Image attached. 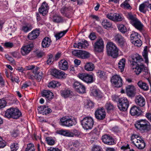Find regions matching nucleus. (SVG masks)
Listing matches in <instances>:
<instances>
[{"instance_id": "obj_51", "label": "nucleus", "mask_w": 151, "mask_h": 151, "mask_svg": "<svg viewBox=\"0 0 151 151\" xmlns=\"http://www.w3.org/2000/svg\"><path fill=\"white\" fill-rule=\"evenodd\" d=\"M19 148V146L17 143H13L10 146L11 151H16Z\"/></svg>"}, {"instance_id": "obj_42", "label": "nucleus", "mask_w": 151, "mask_h": 151, "mask_svg": "<svg viewBox=\"0 0 151 151\" xmlns=\"http://www.w3.org/2000/svg\"><path fill=\"white\" fill-rule=\"evenodd\" d=\"M140 36L138 34L135 32H132L130 35L131 40L132 42H134L135 40H137L140 38Z\"/></svg>"}, {"instance_id": "obj_13", "label": "nucleus", "mask_w": 151, "mask_h": 151, "mask_svg": "<svg viewBox=\"0 0 151 151\" xmlns=\"http://www.w3.org/2000/svg\"><path fill=\"white\" fill-rule=\"evenodd\" d=\"M95 114L96 118L99 120L104 119L106 116L105 111L103 108L97 110L95 112Z\"/></svg>"}, {"instance_id": "obj_16", "label": "nucleus", "mask_w": 151, "mask_h": 151, "mask_svg": "<svg viewBox=\"0 0 151 151\" xmlns=\"http://www.w3.org/2000/svg\"><path fill=\"white\" fill-rule=\"evenodd\" d=\"M33 47L34 45L32 43L23 46L21 48V50L22 55H25L28 54Z\"/></svg>"}, {"instance_id": "obj_52", "label": "nucleus", "mask_w": 151, "mask_h": 151, "mask_svg": "<svg viewBox=\"0 0 151 151\" xmlns=\"http://www.w3.org/2000/svg\"><path fill=\"white\" fill-rule=\"evenodd\" d=\"M142 55L145 60V63L147 64L148 63L147 52V50L145 49L142 52Z\"/></svg>"}, {"instance_id": "obj_17", "label": "nucleus", "mask_w": 151, "mask_h": 151, "mask_svg": "<svg viewBox=\"0 0 151 151\" xmlns=\"http://www.w3.org/2000/svg\"><path fill=\"white\" fill-rule=\"evenodd\" d=\"M102 139L103 142L108 145H111L115 144L114 139L108 135L103 136Z\"/></svg>"}, {"instance_id": "obj_19", "label": "nucleus", "mask_w": 151, "mask_h": 151, "mask_svg": "<svg viewBox=\"0 0 151 151\" xmlns=\"http://www.w3.org/2000/svg\"><path fill=\"white\" fill-rule=\"evenodd\" d=\"M135 102L137 105L140 107L144 106L145 104V98L140 95H138L136 97Z\"/></svg>"}, {"instance_id": "obj_36", "label": "nucleus", "mask_w": 151, "mask_h": 151, "mask_svg": "<svg viewBox=\"0 0 151 151\" xmlns=\"http://www.w3.org/2000/svg\"><path fill=\"white\" fill-rule=\"evenodd\" d=\"M137 141L136 142L133 143V144L138 149H143L145 147V144L144 141L143 140L142 141Z\"/></svg>"}, {"instance_id": "obj_25", "label": "nucleus", "mask_w": 151, "mask_h": 151, "mask_svg": "<svg viewBox=\"0 0 151 151\" xmlns=\"http://www.w3.org/2000/svg\"><path fill=\"white\" fill-rule=\"evenodd\" d=\"M39 34V30L36 29L32 31L31 33H29L27 37L30 40H32L37 38Z\"/></svg>"}, {"instance_id": "obj_32", "label": "nucleus", "mask_w": 151, "mask_h": 151, "mask_svg": "<svg viewBox=\"0 0 151 151\" xmlns=\"http://www.w3.org/2000/svg\"><path fill=\"white\" fill-rule=\"evenodd\" d=\"M13 108L7 109L5 112V116L8 118H15L16 116L13 115Z\"/></svg>"}, {"instance_id": "obj_34", "label": "nucleus", "mask_w": 151, "mask_h": 151, "mask_svg": "<svg viewBox=\"0 0 151 151\" xmlns=\"http://www.w3.org/2000/svg\"><path fill=\"white\" fill-rule=\"evenodd\" d=\"M137 85L140 88L145 91L149 89V87L147 84L142 81H139L137 83Z\"/></svg>"}, {"instance_id": "obj_35", "label": "nucleus", "mask_w": 151, "mask_h": 151, "mask_svg": "<svg viewBox=\"0 0 151 151\" xmlns=\"http://www.w3.org/2000/svg\"><path fill=\"white\" fill-rule=\"evenodd\" d=\"M73 147L70 148L72 151H78L79 148L80 147V143L78 141H76L72 143V145Z\"/></svg>"}, {"instance_id": "obj_48", "label": "nucleus", "mask_w": 151, "mask_h": 151, "mask_svg": "<svg viewBox=\"0 0 151 151\" xmlns=\"http://www.w3.org/2000/svg\"><path fill=\"white\" fill-rule=\"evenodd\" d=\"M117 27L120 32L123 33H124L127 32V29L123 24H121L118 25Z\"/></svg>"}, {"instance_id": "obj_39", "label": "nucleus", "mask_w": 151, "mask_h": 151, "mask_svg": "<svg viewBox=\"0 0 151 151\" xmlns=\"http://www.w3.org/2000/svg\"><path fill=\"white\" fill-rule=\"evenodd\" d=\"M125 64V60L124 58H122L120 60L118 63V66L119 68L121 70V71H124Z\"/></svg>"}, {"instance_id": "obj_38", "label": "nucleus", "mask_w": 151, "mask_h": 151, "mask_svg": "<svg viewBox=\"0 0 151 151\" xmlns=\"http://www.w3.org/2000/svg\"><path fill=\"white\" fill-rule=\"evenodd\" d=\"M84 68L87 71H92L94 68V65L91 63H88L84 66Z\"/></svg>"}, {"instance_id": "obj_9", "label": "nucleus", "mask_w": 151, "mask_h": 151, "mask_svg": "<svg viewBox=\"0 0 151 151\" xmlns=\"http://www.w3.org/2000/svg\"><path fill=\"white\" fill-rule=\"evenodd\" d=\"M50 73L52 76L59 79L65 78L67 75L64 72L56 69H51Z\"/></svg>"}, {"instance_id": "obj_5", "label": "nucleus", "mask_w": 151, "mask_h": 151, "mask_svg": "<svg viewBox=\"0 0 151 151\" xmlns=\"http://www.w3.org/2000/svg\"><path fill=\"white\" fill-rule=\"evenodd\" d=\"M118 106L120 110L124 111L127 109L129 105V102L127 99L123 97L119 98L118 99Z\"/></svg>"}, {"instance_id": "obj_37", "label": "nucleus", "mask_w": 151, "mask_h": 151, "mask_svg": "<svg viewBox=\"0 0 151 151\" xmlns=\"http://www.w3.org/2000/svg\"><path fill=\"white\" fill-rule=\"evenodd\" d=\"M101 24L105 29L110 28L111 26V23L106 19H104L102 21Z\"/></svg>"}, {"instance_id": "obj_56", "label": "nucleus", "mask_w": 151, "mask_h": 151, "mask_svg": "<svg viewBox=\"0 0 151 151\" xmlns=\"http://www.w3.org/2000/svg\"><path fill=\"white\" fill-rule=\"evenodd\" d=\"M10 76L11 80L12 82L15 81L17 83H18L20 81L19 77H17L16 78H15L14 77L13 74H12L11 72L10 73Z\"/></svg>"}, {"instance_id": "obj_22", "label": "nucleus", "mask_w": 151, "mask_h": 151, "mask_svg": "<svg viewBox=\"0 0 151 151\" xmlns=\"http://www.w3.org/2000/svg\"><path fill=\"white\" fill-rule=\"evenodd\" d=\"M88 45V42L86 40H82L81 42H78L77 44L75 43L73 47L75 48L78 49L84 48Z\"/></svg>"}, {"instance_id": "obj_58", "label": "nucleus", "mask_w": 151, "mask_h": 151, "mask_svg": "<svg viewBox=\"0 0 151 151\" xmlns=\"http://www.w3.org/2000/svg\"><path fill=\"white\" fill-rule=\"evenodd\" d=\"M106 17L112 21H114V13H108L106 14Z\"/></svg>"}, {"instance_id": "obj_20", "label": "nucleus", "mask_w": 151, "mask_h": 151, "mask_svg": "<svg viewBox=\"0 0 151 151\" xmlns=\"http://www.w3.org/2000/svg\"><path fill=\"white\" fill-rule=\"evenodd\" d=\"M135 88L133 86L129 85L126 87V92L127 95L131 97H134L135 95Z\"/></svg>"}, {"instance_id": "obj_24", "label": "nucleus", "mask_w": 151, "mask_h": 151, "mask_svg": "<svg viewBox=\"0 0 151 151\" xmlns=\"http://www.w3.org/2000/svg\"><path fill=\"white\" fill-rule=\"evenodd\" d=\"M42 96L45 97L48 100H50L53 98V94L52 92L48 90H44L42 92Z\"/></svg>"}, {"instance_id": "obj_21", "label": "nucleus", "mask_w": 151, "mask_h": 151, "mask_svg": "<svg viewBox=\"0 0 151 151\" xmlns=\"http://www.w3.org/2000/svg\"><path fill=\"white\" fill-rule=\"evenodd\" d=\"M61 13L66 17L70 18L71 17V12L72 9L71 7H63L61 9Z\"/></svg>"}, {"instance_id": "obj_18", "label": "nucleus", "mask_w": 151, "mask_h": 151, "mask_svg": "<svg viewBox=\"0 0 151 151\" xmlns=\"http://www.w3.org/2000/svg\"><path fill=\"white\" fill-rule=\"evenodd\" d=\"M49 6L47 4L46 1L43 2L40 8L39 9V11L40 13L44 16L46 15L48 12Z\"/></svg>"}, {"instance_id": "obj_23", "label": "nucleus", "mask_w": 151, "mask_h": 151, "mask_svg": "<svg viewBox=\"0 0 151 151\" xmlns=\"http://www.w3.org/2000/svg\"><path fill=\"white\" fill-rule=\"evenodd\" d=\"M141 111L140 108L136 106L132 107L130 110V113L132 115H139L141 114Z\"/></svg>"}, {"instance_id": "obj_63", "label": "nucleus", "mask_w": 151, "mask_h": 151, "mask_svg": "<svg viewBox=\"0 0 151 151\" xmlns=\"http://www.w3.org/2000/svg\"><path fill=\"white\" fill-rule=\"evenodd\" d=\"M6 105V101L4 100L0 99V109L4 107Z\"/></svg>"}, {"instance_id": "obj_46", "label": "nucleus", "mask_w": 151, "mask_h": 151, "mask_svg": "<svg viewBox=\"0 0 151 151\" xmlns=\"http://www.w3.org/2000/svg\"><path fill=\"white\" fill-rule=\"evenodd\" d=\"M97 76L103 79H105L106 78V76L105 72L103 71L99 70L97 73Z\"/></svg>"}, {"instance_id": "obj_7", "label": "nucleus", "mask_w": 151, "mask_h": 151, "mask_svg": "<svg viewBox=\"0 0 151 151\" xmlns=\"http://www.w3.org/2000/svg\"><path fill=\"white\" fill-rule=\"evenodd\" d=\"M132 69L137 75H139L141 73L144 75H146L148 73L147 68L142 64H140L139 66L133 65Z\"/></svg>"}, {"instance_id": "obj_11", "label": "nucleus", "mask_w": 151, "mask_h": 151, "mask_svg": "<svg viewBox=\"0 0 151 151\" xmlns=\"http://www.w3.org/2000/svg\"><path fill=\"white\" fill-rule=\"evenodd\" d=\"M104 47V42L101 38L98 39L94 43V45L95 50L99 52H101L103 51Z\"/></svg>"}, {"instance_id": "obj_10", "label": "nucleus", "mask_w": 151, "mask_h": 151, "mask_svg": "<svg viewBox=\"0 0 151 151\" xmlns=\"http://www.w3.org/2000/svg\"><path fill=\"white\" fill-rule=\"evenodd\" d=\"M111 81L116 87H120L122 85V81L119 75H116L112 76Z\"/></svg>"}, {"instance_id": "obj_49", "label": "nucleus", "mask_w": 151, "mask_h": 151, "mask_svg": "<svg viewBox=\"0 0 151 151\" xmlns=\"http://www.w3.org/2000/svg\"><path fill=\"white\" fill-rule=\"evenodd\" d=\"M121 7L128 9H131V7L127 0L125 1L121 5Z\"/></svg>"}, {"instance_id": "obj_41", "label": "nucleus", "mask_w": 151, "mask_h": 151, "mask_svg": "<svg viewBox=\"0 0 151 151\" xmlns=\"http://www.w3.org/2000/svg\"><path fill=\"white\" fill-rule=\"evenodd\" d=\"M114 21L120 22L122 21L124 19V17L121 14L114 13Z\"/></svg>"}, {"instance_id": "obj_53", "label": "nucleus", "mask_w": 151, "mask_h": 151, "mask_svg": "<svg viewBox=\"0 0 151 151\" xmlns=\"http://www.w3.org/2000/svg\"><path fill=\"white\" fill-rule=\"evenodd\" d=\"M85 106L87 108H92L94 106V104L91 101L87 100L85 104Z\"/></svg>"}, {"instance_id": "obj_27", "label": "nucleus", "mask_w": 151, "mask_h": 151, "mask_svg": "<svg viewBox=\"0 0 151 151\" xmlns=\"http://www.w3.org/2000/svg\"><path fill=\"white\" fill-rule=\"evenodd\" d=\"M61 96L65 98L71 97L73 95L72 91H70L69 89H65L60 91Z\"/></svg>"}, {"instance_id": "obj_57", "label": "nucleus", "mask_w": 151, "mask_h": 151, "mask_svg": "<svg viewBox=\"0 0 151 151\" xmlns=\"http://www.w3.org/2000/svg\"><path fill=\"white\" fill-rule=\"evenodd\" d=\"M46 140L47 144L50 145H53L55 144V141L54 140L50 137H47Z\"/></svg>"}, {"instance_id": "obj_40", "label": "nucleus", "mask_w": 151, "mask_h": 151, "mask_svg": "<svg viewBox=\"0 0 151 151\" xmlns=\"http://www.w3.org/2000/svg\"><path fill=\"white\" fill-rule=\"evenodd\" d=\"M13 115L16 117L14 119H17L22 116V114L20 111L17 109L13 108Z\"/></svg>"}, {"instance_id": "obj_54", "label": "nucleus", "mask_w": 151, "mask_h": 151, "mask_svg": "<svg viewBox=\"0 0 151 151\" xmlns=\"http://www.w3.org/2000/svg\"><path fill=\"white\" fill-rule=\"evenodd\" d=\"M133 43H134V45L137 47H140L142 45V41L140 40V38L135 40L134 42H132Z\"/></svg>"}, {"instance_id": "obj_60", "label": "nucleus", "mask_w": 151, "mask_h": 151, "mask_svg": "<svg viewBox=\"0 0 151 151\" xmlns=\"http://www.w3.org/2000/svg\"><path fill=\"white\" fill-rule=\"evenodd\" d=\"M45 106V105L39 107L38 108V110L40 113L42 114H43L44 112V109Z\"/></svg>"}, {"instance_id": "obj_2", "label": "nucleus", "mask_w": 151, "mask_h": 151, "mask_svg": "<svg viewBox=\"0 0 151 151\" xmlns=\"http://www.w3.org/2000/svg\"><path fill=\"white\" fill-rule=\"evenodd\" d=\"M127 16V18L130 20L131 24L136 29L140 31L142 30L143 25L136 17V15H133L131 13H129Z\"/></svg>"}, {"instance_id": "obj_3", "label": "nucleus", "mask_w": 151, "mask_h": 151, "mask_svg": "<svg viewBox=\"0 0 151 151\" xmlns=\"http://www.w3.org/2000/svg\"><path fill=\"white\" fill-rule=\"evenodd\" d=\"M107 50L108 55L114 58L117 57L118 55V50L115 45L111 42L107 43Z\"/></svg>"}, {"instance_id": "obj_59", "label": "nucleus", "mask_w": 151, "mask_h": 151, "mask_svg": "<svg viewBox=\"0 0 151 151\" xmlns=\"http://www.w3.org/2000/svg\"><path fill=\"white\" fill-rule=\"evenodd\" d=\"M6 145V142L0 137V148L4 147Z\"/></svg>"}, {"instance_id": "obj_43", "label": "nucleus", "mask_w": 151, "mask_h": 151, "mask_svg": "<svg viewBox=\"0 0 151 151\" xmlns=\"http://www.w3.org/2000/svg\"><path fill=\"white\" fill-rule=\"evenodd\" d=\"M60 85V84L59 82L55 81H53L48 83V86L49 88H55L59 86Z\"/></svg>"}, {"instance_id": "obj_64", "label": "nucleus", "mask_w": 151, "mask_h": 151, "mask_svg": "<svg viewBox=\"0 0 151 151\" xmlns=\"http://www.w3.org/2000/svg\"><path fill=\"white\" fill-rule=\"evenodd\" d=\"M5 57L9 61L12 63H13L14 60V59L11 56H9L8 55L6 54L5 55Z\"/></svg>"}, {"instance_id": "obj_28", "label": "nucleus", "mask_w": 151, "mask_h": 151, "mask_svg": "<svg viewBox=\"0 0 151 151\" xmlns=\"http://www.w3.org/2000/svg\"><path fill=\"white\" fill-rule=\"evenodd\" d=\"M59 68L63 70H67L68 68V63L65 60H61L59 62Z\"/></svg>"}, {"instance_id": "obj_55", "label": "nucleus", "mask_w": 151, "mask_h": 151, "mask_svg": "<svg viewBox=\"0 0 151 151\" xmlns=\"http://www.w3.org/2000/svg\"><path fill=\"white\" fill-rule=\"evenodd\" d=\"M53 61V55L50 54L48 55V59L47 61V63L49 65L51 64Z\"/></svg>"}, {"instance_id": "obj_61", "label": "nucleus", "mask_w": 151, "mask_h": 151, "mask_svg": "<svg viewBox=\"0 0 151 151\" xmlns=\"http://www.w3.org/2000/svg\"><path fill=\"white\" fill-rule=\"evenodd\" d=\"M44 112L43 113V114H49L50 113H51L52 112V110L51 109L48 107L45 106V109L44 110Z\"/></svg>"}, {"instance_id": "obj_12", "label": "nucleus", "mask_w": 151, "mask_h": 151, "mask_svg": "<svg viewBox=\"0 0 151 151\" xmlns=\"http://www.w3.org/2000/svg\"><path fill=\"white\" fill-rule=\"evenodd\" d=\"M78 76L80 79L88 83H90L93 81V77L92 75L83 73L79 74Z\"/></svg>"}, {"instance_id": "obj_14", "label": "nucleus", "mask_w": 151, "mask_h": 151, "mask_svg": "<svg viewBox=\"0 0 151 151\" xmlns=\"http://www.w3.org/2000/svg\"><path fill=\"white\" fill-rule=\"evenodd\" d=\"M73 86L76 91L78 93H85V87L82 83L78 81H75L73 83Z\"/></svg>"}, {"instance_id": "obj_29", "label": "nucleus", "mask_w": 151, "mask_h": 151, "mask_svg": "<svg viewBox=\"0 0 151 151\" xmlns=\"http://www.w3.org/2000/svg\"><path fill=\"white\" fill-rule=\"evenodd\" d=\"M114 39L120 45H123L124 43V40L123 37L119 34H117L115 35Z\"/></svg>"}, {"instance_id": "obj_47", "label": "nucleus", "mask_w": 151, "mask_h": 151, "mask_svg": "<svg viewBox=\"0 0 151 151\" xmlns=\"http://www.w3.org/2000/svg\"><path fill=\"white\" fill-rule=\"evenodd\" d=\"M34 145L32 143H29L27 144V147L24 151H35Z\"/></svg>"}, {"instance_id": "obj_8", "label": "nucleus", "mask_w": 151, "mask_h": 151, "mask_svg": "<svg viewBox=\"0 0 151 151\" xmlns=\"http://www.w3.org/2000/svg\"><path fill=\"white\" fill-rule=\"evenodd\" d=\"M72 54L74 56L82 59L88 58L90 55L89 52L81 50H75L72 51Z\"/></svg>"}, {"instance_id": "obj_45", "label": "nucleus", "mask_w": 151, "mask_h": 151, "mask_svg": "<svg viewBox=\"0 0 151 151\" xmlns=\"http://www.w3.org/2000/svg\"><path fill=\"white\" fill-rule=\"evenodd\" d=\"M53 22L56 23L62 22L63 21L62 18L60 16L58 15H54L52 18Z\"/></svg>"}, {"instance_id": "obj_6", "label": "nucleus", "mask_w": 151, "mask_h": 151, "mask_svg": "<svg viewBox=\"0 0 151 151\" xmlns=\"http://www.w3.org/2000/svg\"><path fill=\"white\" fill-rule=\"evenodd\" d=\"M81 122L83 128L86 129H91L94 124L93 119L91 117L88 116L83 118L81 121Z\"/></svg>"}, {"instance_id": "obj_50", "label": "nucleus", "mask_w": 151, "mask_h": 151, "mask_svg": "<svg viewBox=\"0 0 151 151\" xmlns=\"http://www.w3.org/2000/svg\"><path fill=\"white\" fill-rule=\"evenodd\" d=\"M105 107L108 111L113 110L114 108L113 105L110 102L107 103L105 106Z\"/></svg>"}, {"instance_id": "obj_1", "label": "nucleus", "mask_w": 151, "mask_h": 151, "mask_svg": "<svg viewBox=\"0 0 151 151\" xmlns=\"http://www.w3.org/2000/svg\"><path fill=\"white\" fill-rule=\"evenodd\" d=\"M135 126L136 128L142 132L147 131L151 129L150 124L146 119H142L137 121Z\"/></svg>"}, {"instance_id": "obj_30", "label": "nucleus", "mask_w": 151, "mask_h": 151, "mask_svg": "<svg viewBox=\"0 0 151 151\" xmlns=\"http://www.w3.org/2000/svg\"><path fill=\"white\" fill-rule=\"evenodd\" d=\"M32 28V27L30 24L26 23L22 25L20 29L22 31L26 33L31 30Z\"/></svg>"}, {"instance_id": "obj_62", "label": "nucleus", "mask_w": 151, "mask_h": 151, "mask_svg": "<svg viewBox=\"0 0 151 151\" xmlns=\"http://www.w3.org/2000/svg\"><path fill=\"white\" fill-rule=\"evenodd\" d=\"M43 73L42 72H39L36 74L37 79L38 81H40L41 79L42 78Z\"/></svg>"}, {"instance_id": "obj_33", "label": "nucleus", "mask_w": 151, "mask_h": 151, "mask_svg": "<svg viewBox=\"0 0 151 151\" xmlns=\"http://www.w3.org/2000/svg\"><path fill=\"white\" fill-rule=\"evenodd\" d=\"M91 93L93 95L99 98H101L102 97V94L101 92L98 89H93Z\"/></svg>"}, {"instance_id": "obj_44", "label": "nucleus", "mask_w": 151, "mask_h": 151, "mask_svg": "<svg viewBox=\"0 0 151 151\" xmlns=\"http://www.w3.org/2000/svg\"><path fill=\"white\" fill-rule=\"evenodd\" d=\"M68 31V29H67L65 30L61 31L60 32L56 33L55 35V37H56V40H58L60 39Z\"/></svg>"}, {"instance_id": "obj_26", "label": "nucleus", "mask_w": 151, "mask_h": 151, "mask_svg": "<svg viewBox=\"0 0 151 151\" xmlns=\"http://www.w3.org/2000/svg\"><path fill=\"white\" fill-rule=\"evenodd\" d=\"M57 133L60 134L67 137H73L74 134L68 130H57Z\"/></svg>"}, {"instance_id": "obj_15", "label": "nucleus", "mask_w": 151, "mask_h": 151, "mask_svg": "<svg viewBox=\"0 0 151 151\" xmlns=\"http://www.w3.org/2000/svg\"><path fill=\"white\" fill-rule=\"evenodd\" d=\"M132 63L131 64L132 68V66H139V65L137 64L143 61V59L139 54H137L133 55L132 56Z\"/></svg>"}, {"instance_id": "obj_4", "label": "nucleus", "mask_w": 151, "mask_h": 151, "mask_svg": "<svg viewBox=\"0 0 151 151\" xmlns=\"http://www.w3.org/2000/svg\"><path fill=\"white\" fill-rule=\"evenodd\" d=\"M76 121L72 117L68 116H65L60 118L59 124L62 126L70 127L76 124Z\"/></svg>"}, {"instance_id": "obj_31", "label": "nucleus", "mask_w": 151, "mask_h": 151, "mask_svg": "<svg viewBox=\"0 0 151 151\" xmlns=\"http://www.w3.org/2000/svg\"><path fill=\"white\" fill-rule=\"evenodd\" d=\"M51 43V41L48 37H45L42 42V46L43 47H46L49 46Z\"/></svg>"}]
</instances>
